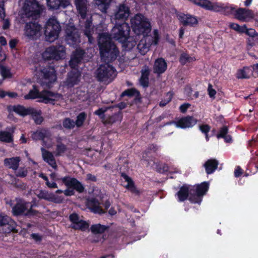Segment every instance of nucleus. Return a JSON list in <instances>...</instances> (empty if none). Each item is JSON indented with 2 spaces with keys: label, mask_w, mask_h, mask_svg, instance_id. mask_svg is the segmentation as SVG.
I'll return each mask as SVG.
<instances>
[{
  "label": "nucleus",
  "mask_w": 258,
  "mask_h": 258,
  "mask_svg": "<svg viewBox=\"0 0 258 258\" xmlns=\"http://www.w3.org/2000/svg\"><path fill=\"white\" fill-rule=\"evenodd\" d=\"M130 31L129 25L125 22H122L121 24H115L112 29L110 35L105 33L99 35L98 43L100 56L103 61H113L118 54V50L116 46L111 42V37L122 43L128 49L136 45V41L128 36Z\"/></svg>",
  "instance_id": "obj_1"
},
{
  "label": "nucleus",
  "mask_w": 258,
  "mask_h": 258,
  "mask_svg": "<svg viewBox=\"0 0 258 258\" xmlns=\"http://www.w3.org/2000/svg\"><path fill=\"white\" fill-rule=\"evenodd\" d=\"M132 29L138 35H143L137 48L142 55L149 51L152 45L158 43L160 37L157 29L154 30L152 35H148L151 30V23L148 18L142 14H137L131 19Z\"/></svg>",
  "instance_id": "obj_2"
},
{
  "label": "nucleus",
  "mask_w": 258,
  "mask_h": 258,
  "mask_svg": "<svg viewBox=\"0 0 258 258\" xmlns=\"http://www.w3.org/2000/svg\"><path fill=\"white\" fill-rule=\"evenodd\" d=\"M84 53L83 50L78 49L73 53L69 64L74 70L68 74L67 80L63 82L64 87L71 88L79 82L81 74L78 70V67L81 64Z\"/></svg>",
  "instance_id": "obj_3"
},
{
  "label": "nucleus",
  "mask_w": 258,
  "mask_h": 258,
  "mask_svg": "<svg viewBox=\"0 0 258 258\" xmlns=\"http://www.w3.org/2000/svg\"><path fill=\"white\" fill-rule=\"evenodd\" d=\"M25 99H34L39 98V102L44 103H51L54 104V101H60L63 99L62 96L58 93L48 91L39 92L35 86H33V89L29 93L24 96Z\"/></svg>",
  "instance_id": "obj_4"
},
{
  "label": "nucleus",
  "mask_w": 258,
  "mask_h": 258,
  "mask_svg": "<svg viewBox=\"0 0 258 258\" xmlns=\"http://www.w3.org/2000/svg\"><path fill=\"white\" fill-rule=\"evenodd\" d=\"M87 3L88 0H75V5L79 15L83 20L86 19L85 28L84 30L85 35L88 37L89 43H92L93 39L92 35L93 33L94 29L91 27L92 20L91 16L87 17Z\"/></svg>",
  "instance_id": "obj_5"
},
{
  "label": "nucleus",
  "mask_w": 258,
  "mask_h": 258,
  "mask_svg": "<svg viewBox=\"0 0 258 258\" xmlns=\"http://www.w3.org/2000/svg\"><path fill=\"white\" fill-rule=\"evenodd\" d=\"M35 75L42 80L40 81L42 85L49 87L56 80L55 70L51 67H43L37 65L35 67Z\"/></svg>",
  "instance_id": "obj_6"
},
{
  "label": "nucleus",
  "mask_w": 258,
  "mask_h": 258,
  "mask_svg": "<svg viewBox=\"0 0 258 258\" xmlns=\"http://www.w3.org/2000/svg\"><path fill=\"white\" fill-rule=\"evenodd\" d=\"M95 75L99 81L109 83L115 77L116 73L112 66L105 63L100 66L96 71Z\"/></svg>",
  "instance_id": "obj_7"
},
{
  "label": "nucleus",
  "mask_w": 258,
  "mask_h": 258,
  "mask_svg": "<svg viewBox=\"0 0 258 258\" xmlns=\"http://www.w3.org/2000/svg\"><path fill=\"white\" fill-rule=\"evenodd\" d=\"M60 26L58 21L54 18H50L45 25V35L46 40L52 42L58 37Z\"/></svg>",
  "instance_id": "obj_8"
},
{
  "label": "nucleus",
  "mask_w": 258,
  "mask_h": 258,
  "mask_svg": "<svg viewBox=\"0 0 258 258\" xmlns=\"http://www.w3.org/2000/svg\"><path fill=\"white\" fill-rule=\"evenodd\" d=\"M45 60H55L63 59L66 56V49L62 45L51 46L47 47L42 54Z\"/></svg>",
  "instance_id": "obj_9"
},
{
  "label": "nucleus",
  "mask_w": 258,
  "mask_h": 258,
  "mask_svg": "<svg viewBox=\"0 0 258 258\" xmlns=\"http://www.w3.org/2000/svg\"><path fill=\"white\" fill-rule=\"evenodd\" d=\"M22 17H30L40 13L39 5L36 0H26L20 12Z\"/></svg>",
  "instance_id": "obj_10"
},
{
  "label": "nucleus",
  "mask_w": 258,
  "mask_h": 258,
  "mask_svg": "<svg viewBox=\"0 0 258 258\" xmlns=\"http://www.w3.org/2000/svg\"><path fill=\"white\" fill-rule=\"evenodd\" d=\"M41 26L37 23H28L24 28V35L29 40L38 39L41 35Z\"/></svg>",
  "instance_id": "obj_11"
},
{
  "label": "nucleus",
  "mask_w": 258,
  "mask_h": 258,
  "mask_svg": "<svg viewBox=\"0 0 258 258\" xmlns=\"http://www.w3.org/2000/svg\"><path fill=\"white\" fill-rule=\"evenodd\" d=\"M209 184L204 182L201 184L197 185L196 187H192V191L195 194H191L189 197V200L192 203L200 204L202 201V197L208 191Z\"/></svg>",
  "instance_id": "obj_12"
},
{
  "label": "nucleus",
  "mask_w": 258,
  "mask_h": 258,
  "mask_svg": "<svg viewBox=\"0 0 258 258\" xmlns=\"http://www.w3.org/2000/svg\"><path fill=\"white\" fill-rule=\"evenodd\" d=\"M66 33V41L69 45L75 47L80 43L78 30L72 24H70L67 26Z\"/></svg>",
  "instance_id": "obj_13"
},
{
  "label": "nucleus",
  "mask_w": 258,
  "mask_h": 258,
  "mask_svg": "<svg viewBox=\"0 0 258 258\" xmlns=\"http://www.w3.org/2000/svg\"><path fill=\"white\" fill-rule=\"evenodd\" d=\"M197 123V119L193 116H187L176 119L175 121L169 122L166 124H174L177 128L185 129L194 126Z\"/></svg>",
  "instance_id": "obj_14"
},
{
  "label": "nucleus",
  "mask_w": 258,
  "mask_h": 258,
  "mask_svg": "<svg viewBox=\"0 0 258 258\" xmlns=\"http://www.w3.org/2000/svg\"><path fill=\"white\" fill-rule=\"evenodd\" d=\"M0 230L3 232L10 233L16 230V224L9 217L0 214Z\"/></svg>",
  "instance_id": "obj_15"
},
{
  "label": "nucleus",
  "mask_w": 258,
  "mask_h": 258,
  "mask_svg": "<svg viewBox=\"0 0 258 258\" xmlns=\"http://www.w3.org/2000/svg\"><path fill=\"white\" fill-rule=\"evenodd\" d=\"M32 205L30 203L22 202L17 204L13 208V213L15 215L32 214Z\"/></svg>",
  "instance_id": "obj_16"
},
{
  "label": "nucleus",
  "mask_w": 258,
  "mask_h": 258,
  "mask_svg": "<svg viewBox=\"0 0 258 258\" xmlns=\"http://www.w3.org/2000/svg\"><path fill=\"white\" fill-rule=\"evenodd\" d=\"M130 15V9L124 4L120 5L117 8L114 15L111 17V20H126Z\"/></svg>",
  "instance_id": "obj_17"
},
{
  "label": "nucleus",
  "mask_w": 258,
  "mask_h": 258,
  "mask_svg": "<svg viewBox=\"0 0 258 258\" xmlns=\"http://www.w3.org/2000/svg\"><path fill=\"white\" fill-rule=\"evenodd\" d=\"M177 17L179 22L184 26L195 27L198 23L197 18L189 14L181 13Z\"/></svg>",
  "instance_id": "obj_18"
},
{
  "label": "nucleus",
  "mask_w": 258,
  "mask_h": 258,
  "mask_svg": "<svg viewBox=\"0 0 258 258\" xmlns=\"http://www.w3.org/2000/svg\"><path fill=\"white\" fill-rule=\"evenodd\" d=\"M70 219L73 223V227L76 229L85 230L89 227V224L86 221L82 220L78 214L74 213L70 216Z\"/></svg>",
  "instance_id": "obj_19"
},
{
  "label": "nucleus",
  "mask_w": 258,
  "mask_h": 258,
  "mask_svg": "<svg viewBox=\"0 0 258 258\" xmlns=\"http://www.w3.org/2000/svg\"><path fill=\"white\" fill-rule=\"evenodd\" d=\"M62 182L68 187H73L78 191L81 192L84 190L82 184L76 178L70 176H65L60 179Z\"/></svg>",
  "instance_id": "obj_20"
},
{
  "label": "nucleus",
  "mask_w": 258,
  "mask_h": 258,
  "mask_svg": "<svg viewBox=\"0 0 258 258\" xmlns=\"http://www.w3.org/2000/svg\"><path fill=\"white\" fill-rule=\"evenodd\" d=\"M233 15L236 19L242 21H247L252 18L253 16V13L250 10L243 8L236 10L235 8V12Z\"/></svg>",
  "instance_id": "obj_21"
},
{
  "label": "nucleus",
  "mask_w": 258,
  "mask_h": 258,
  "mask_svg": "<svg viewBox=\"0 0 258 258\" xmlns=\"http://www.w3.org/2000/svg\"><path fill=\"white\" fill-rule=\"evenodd\" d=\"M50 136V134L48 131L42 129L34 132L32 135V138L34 140H42L46 147L49 148L51 147V145H46L45 144V140L49 139Z\"/></svg>",
  "instance_id": "obj_22"
},
{
  "label": "nucleus",
  "mask_w": 258,
  "mask_h": 258,
  "mask_svg": "<svg viewBox=\"0 0 258 258\" xmlns=\"http://www.w3.org/2000/svg\"><path fill=\"white\" fill-rule=\"evenodd\" d=\"M87 205L90 210L94 213L100 214L105 213V211L101 208V204L95 198L88 199Z\"/></svg>",
  "instance_id": "obj_23"
},
{
  "label": "nucleus",
  "mask_w": 258,
  "mask_h": 258,
  "mask_svg": "<svg viewBox=\"0 0 258 258\" xmlns=\"http://www.w3.org/2000/svg\"><path fill=\"white\" fill-rule=\"evenodd\" d=\"M50 9L57 10L60 7L65 8L70 5V0H46Z\"/></svg>",
  "instance_id": "obj_24"
},
{
  "label": "nucleus",
  "mask_w": 258,
  "mask_h": 258,
  "mask_svg": "<svg viewBox=\"0 0 258 258\" xmlns=\"http://www.w3.org/2000/svg\"><path fill=\"white\" fill-rule=\"evenodd\" d=\"M192 191V186L190 185H184L182 186L179 190L176 193V196L177 197L178 201L183 202L185 200L190 192V195Z\"/></svg>",
  "instance_id": "obj_25"
},
{
  "label": "nucleus",
  "mask_w": 258,
  "mask_h": 258,
  "mask_svg": "<svg viewBox=\"0 0 258 258\" xmlns=\"http://www.w3.org/2000/svg\"><path fill=\"white\" fill-rule=\"evenodd\" d=\"M41 150L43 160L53 168L56 169L57 165L52 153L46 150L44 148H41Z\"/></svg>",
  "instance_id": "obj_26"
},
{
  "label": "nucleus",
  "mask_w": 258,
  "mask_h": 258,
  "mask_svg": "<svg viewBox=\"0 0 258 258\" xmlns=\"http://www.w3.org/2000/svg\"><path fill=\"white\" fill-rule=\"evenodd\" d=\"M167 63L165 60L160 58L156 60L154 65V72L158 74L163 73L167 69Z\"/></svg>",
  "instance_id": "obj_27"
},
{
  "label": "nucleus",
  "mask_w": 258,
  "mask_h": 258,
  "mask_svg": "<svg viewBox=\"0 0 258 258\" xmlns=\"http://www.w3.org/2000/svg\"><path fill=\"white\" fill-rule=\"evenodd\" d=\"M8 131L0 132V141L4 142L10 143L13 141V134L15 130V127L12 126L8 128Z\"/></svg>",
  "instance_id": "obj_28"
},
{
  "label": "nucleus",
  "mask_w": 258,
  "mask_h": 258,
  "mask_svg": "<svg viewBox=\"0 0 258 258\" xmlns=\"http://www.w3.org/2000/svg\"><path fill=\"white\" fill-rule=\"evenodd\" d=\"M20 158L18 157L6 158L4 160V165L9 168L17 170L19 165Z\"/></svg>",
  "instance_id": "obj_29"
},
{
  "label": "nucleus",
  "mask_w": 258,
  "mask_h": 258,
  "mask_svg": "<svg viewBox=\"0 0 258 258\" xmlns=\"http://www.w3.org/2000/svg\"><path fill=\"white\" fill-rule=\"evenodd\" d=\"M218 162L216 159H209L205 162L204 166L208 174L213 173L217 168Z\"/></svg>",
  "instance_id": "obj_30"
},
{
  "label": "nucleus",
  "mask_w": 258,
  "mask_h": 258,
  "mask_svg": "<svg viewBox=\"0 0 258 258\" xmlns=\"http://www.w3.org/2000/svg\"><path fill=\"white\" fill-rule=\"evenodd\" d=\"M252 75V71L250 67H244L239 70L236 73V77L238 79H247Z\"/></svg>",
  "instance_id": "obj_31"
},
{
  "label": "nucleus",
  "mask_w": 258,
  "mask_h": 258,
  "mask_svg": "<svg viewBox=\"0 0 258 258\" xmlns=\"http://www.w3.org/2000/svg\"><path fill=\"white\" fill-rule=\"evenodd\" d=\"M67 146L61 142V139L58 138L56 141V148L54 154L56 156H62L67 151Z\"/></svg>",
  "instance_id": "obj_32"
},
{
  "label": "nucleus",
  "mask_w": 258,
  "mask_h": 258,
  "mask_svg": "<svg viewBox=\"0 0 258 258\" xmlns=\"http://www.w3.org/2000/svg\"><path fill=\"white\" fill-rule=\"evenodd\" d=\"M112 0H94V4L103 13H106Z\"/></svg>",
  "instance_id": "obj_33"
},
{
  "label": "nucleus",
  "mask_w": 258,
  "mask_h": 258,
  "mask_svg": "<svg viewBox=\"0 0 258 258\" xmlns=\"http://www.w3.org/2000/svg\"><path fill=\"white\" fill-rule=\"evenodd\" d=\"M121 177L127 182L125 185V188L133 193L137 192L138 191L132 179L124 173L121 174Z\"/></svg>",
  "instance_id": "obj_34"
},
{
  "label": "nucleus",
  "mask_w": 258,
  "mask_h": 258,
  "mask_svg": "<svg viewBox=\"0 0 258 258\" xmlns=\"http://www.w3.org/2000/svg\"><path fill=\"white\" fill-rule=\"evenodd\" d=\"M220 13L224 15H233L235 12V7L228 3H223Z\"/></svg>",
  "instance_id": "obj_35"
},
{
  "label": "nucleus",
  "mask_w": 258,
  "mask_h": 258,
  "mask_svg": "<svg viewBox=\"0 0 258 258\" xmlns=\"http://www.w3.org/2000/svg\"><path fill=\"white\" fill-rule=\"evenodd\" d=\"M31 114L33 119L35 122L38 124H40L43 120V117L41 116V112L39 110H36L32 108V110L30 112Z\"/></svg>",
  "instance_id": "obj_36"
},
{
  "label": "nucleus",
  "mask_w": 258,
  "mask_h": 258,
  "mask_svg": "<svg viewBox=\"0 0 258 258\" xmlns=\"http://www.w3.org/2000/svg\"><path fill=\"white\" fill-rule=\"evenodd\" d=\"M13 110L16 113L21 115V116H25L28 114H30V112L31 110H32V108H26L23 106L21 105H17L14 106Z\"/></svg>",
  "instance_id": "obj_37"
},
{
  "label": "nucleus",
  "mask_w": 258,
  "mask_h": 258,
  "mask_svg": "<svg viewBox=\"0 0 258 258\" xmlns=\"http://www.w3.org/2000/svg\"><path fill=\"white\" fill-rule=\"evenodd\" d=\"M195 60L196 58L195 57L190 56L185 52L182 53L179 58V61L182 65H184L187 63L191 62Z\"/></svg>",
  "instance_id": "obj_38"
},
{
  "label": "nucleus",
  "mask_w": 258,
  "mask_h": 258,
  "mask_svg": "<svg viewBox=\"0 0 258 258\" xmlns=\"http://www.w3.org/2000/svg\"><path fill=\"white\" fill-rule=\"evenodd\" d=\"M222 3L214 2L212 3L210 1V4L207 10L212 11L215 12L220 13L221 9L222 8Z\"/></svg>",
  "instance_id": "obj_39"
},
{
  "label": "nucleus",
  "mask_w": 258,
  "mask_h": 258,
  "mask_svg": "<svg viewBox=\"0 0 258 258\" xmlns=\"http://www.w3.org/2000/svg\"><path fill=\"white\" fill-rule=\"evenodd\" d=\"M55 193H51V197L48 198L49 201L55 203H61L64 201V197Z\"/></svg>",
  "instance_id": "obj_40"
},
{
  "label": "nucleus",
  "mask_w": 258,
  "mask_h": 258,
  "mask_svg": "<svg viewBox=\"0 0 258 258\" xmlns=\"http://www.w3.org/2000/svg\"><path fill=\"white\" fill-rule=\"evenodd\" d=\"M106 227L101 224L93 225L91 227V231L94 233L103 232L106 229Z\"/></svg>",
  "instance_id": "obj_41"
},
{
  "label": "nucleus",
  "mask_w": 258,
  "mask_h": 258,
  "mask_svg": "<svg viewBox=\"0 0 258 258\" xmlns=\"http://www.w3.org/2000/svg\"><path fill=\"white\" fill-rule=\"evenodd\" d=\"M229 26L230 28L235 30L237 32L240 33H243L244 31L246 30V25H243L242 26H240L238 24L234 23H230Z\"/></svg>",
  "instance_id": "obj_42"
},
{
  "label": "nucleus",
  "mask_w": 258,
  "mask_h": 258,
  "mask_svg": "<svg viewBox=\"0 0 258 258\" xmlns=\"http://www.w3.org/2000/svg\"><path fill=\"white\" fill-rule=\"evenodd\" d=\"M190 1L206 10H207L208 5L210 4V1L209 0H190Z\"/></svg>",
  "instance_id": "obj_43"
},
{
  "label": "nucleus",
  "mask_w": 258,
  "mask_h": 258,
  "mask_svg": "<svg viewBox=\"0 0 258 258\" xmlns=\"http://www.w3.org/2000/svg\"><path fill=\"white\" fill-rule=\"evenodd\" d=\"M85 118L86 114L84 112L81 113L77 116L75 124L78 127L81 126L83 124Z\"/></svg>",
  "instance_id": "obj_44"
},
{
  "label": "nucleus",
  "mask_w": 258,
  "mask_h": 258,
  "mask_svg": "<svg viewBox=\"0 0 258 258\" xmlns=\"http://www.w3.org/2000/svg\"><path fill=\"white\" fill-rule=\"evenodd\" d=\"M0 73L3 78V81L5 78L10 77L11 76L10 71L4 67H0Z\"/></svg>",
  "instance_id": "obj_45"
},
{
  "label": "nucleus",
  "mask_w": 258,
  "mask_h": 258,
  "mask_svg": "<svg viewBox=\"0 0 258 258\" xmlns=\"http://www.w3.org/2000/svg\"><path fill=\"white\" fill-rule=\"evenodd\" d=\"M63 125L64 127L71 128L75 126V122L69 118H66L63 122Z\"/></svg>",
  "instance_id": "obj_46"
},
{
  "label": "nucleus",
  "mask_w": 258,
  "mask_h": 258,
  "mask_svg": "<svg viewBox=\"0 0 258 258\" xmlns=\"http://www.w3.org/2000/svg\"><path fill=\"white\" fill-rule=\"evenodd\" d=\"M138 92L134 89H127L124 92H123L121 94L122 96H133L135 95L136 94H137Z\"/></svg>",
  "instance_id": "obj_47"
},
{
  "label": "nucleus",
  "mask_w": 258,
  "mask_h": 258,
  "mask_svg": "<svg viewBox=\"0 0 258 258\" xmlns=\"http://www.w3.org/2000/svg\"><path fill=\"white\" fill-rule=\"evenodd\" d=\"M228 133V128L226 126H223L219 131V133L217 135V138H223L227 135Z\"/></svg>",
  "instance_id": "obj_48"
},
{
  "label": "nucleus",
  "mask_w": 258,
  "mask_h": 258,
  "mask_svg": "<svg viewBox=\"0 0 258 258\" xmlns=\"http://www.w3.org/2000/svg\"><path fill=\"white\" fill-rule=\"evenodd\" d=\"M5 4L4 1H0V17L4 20L6 16L5 9L4 8Z\"/></svg>",
  "instance_id": "obj_49"
},
{
  "label": "nucleus",
  "mask_w": 258,
  "mask_h": 258,
  "mask_svg": "<svg viewBox=\"0 0 258 258\" xmlns=\"http://www.w3.org/2000/svg\"><path fill=\"white\" fill-rule=\"evenodd\" d=\"M62 192H63L66 196H71L74 194V190L71 189H67L64 190V191L60 189H58L56 190V194H61Z\"/></svg>",
  "instance_id": "obj_50"
},
{
  "label": "nucleus",
  "mask_w": 258,
  "mask_h": 258,
  "mask_svg": "<svg viewBox=\"0 0 258 258\" xmlns=\"http://www.w3.org/2000/svg\"><path fill=\"white\" fill-rule=\"evenodd\" d=\"M142 75L141 78H149V75L150 74V70L147 66H145L141 71Z\"/></svg>",
  "instance_id": "obj_51"
},
{
  "label": "nucleus",
  "mask_w": 258,
  "mask_h": 258,
  "mask_svg": "<svg viewBox=\"0 0 258 258\" xmlns=\"http://www.w3.org/2000/svg\"><path fill=\"white\" fill-rule=\"evenodd\" d=\"M244 33H245L248 36L252 37H255L256 35L257 34V33L256 32L255 30L251 28L247 29L246 27V30L244 31Z\"/></svg>",
  "instance_id": "obj_52"
},
{
  "label": "nucleus",
  "mask_w": 258,
  "mask_h": 258,
  "mask_svg": "<svg viewBox=\"0 0 258 258\" xmlns=\"http://www.w3.org/2000/svg\"><path fill=\"white\" fill-rule=\"evenodd\" d=\"M199 127L200 131L205 134H208L210 130V126L207 124L200 125Z\"/></svg>",
  "instance_id": "obj_53"
},
{
  "label": "nucleus",
  "mask_w": 258,
  "mask_h": 258,
  "mask_svg": "<svg viewBox=\"0 0 258 258\" xmlns=\"http://www.w3.org/2000/svg\"><path fill=\"white\" fill-rule=\"evenodd\" d=\"M107 109H108V108H107V107L99 108L98 110L95 111V114L100 116L101 117H102V115H103V113L105 111H106V110Z\"/></svg>",
  "instance_id": "obj_54"
},
{
  "label": "nucleus",
  "mask_w": 258,
  "mask_h": 258,
  "mask_svg": "<svg viewBox=\"0 0 258 258\" xmlns=\"http://www.w3.org/2000/svg\"><path fill=\"white\" fill-rule=\"evenodd\" d=\"M140 83L143 87H148L149 84V78H141L140 79Z\"/></svg>",
  "instance_id": "obj_55"
},
{
  "label": "nucleus",
  "mask_w": 258,
  "mask_h": 258,
  "mask_svg": "<svg viewBox=\"0 0 258 258\" xmlns=\"http://www.w3.org/2000/svg\"><path fill=\"white\" fill-rule=\"evenodd\" d=\"M40 198L49 201L48 198L51 197V193L47 191H42L39 195Z\"/></svg>",
  "instance_id": "obj_56"
},
{
  "label": "nucleus",
  "mask_w": 258,
  "mask_h": 258,
  "mask_svg": "<svg viewBox=\"0 0 258 258\" xmlns=\"http://www.w3.org/2000/svg\"><path fill=\"white\" fill-rule=\"evenodd\" d=\"M208 90L210 97L214 98L216 94V91L212 88L211 85H209Z\"/></svg>",
  "instance_id": "obj_57"
},
{
  "label": "nucleus",
  "mask_w": 258,
  "mask_h": 258,
  "mask_svg": "<svg viewBox=\"0 0 258 258\" xmlns=\"http://www.w3.org/2000/svg\"><path fill=\"white\" fill-rule=\"evenodd\" d=\"M190 106V105L188 103H185L182 104L179 107L180 111L182 113H184L186 112V111L189 107Z\"/></svg>",
  "instance_id": "obj_58"
},
{
  "label": "nucleus",
  "mask_w": 258,
  "mask_h": 258,
  "mask_svg": "<svg viewBox=\"0 0 258 258\" xmlns=\"http://www.w3.org/2000/svg\"><path fill=\"white\" fill-rule=\"evenodd\" d=\"M167 96L168 97V99L166 102L164 101H162L160 102V105L161 106H164L168 102H169L171 100L172 94L170 93H168L167 94Z\"/></svg>",
  "instance_id": "obj_59"
},
{
  "label": "nucleus",
  "mask_w": 258,
  "mask_h": 258,
  "mask_svg": "<svg viewBox=\"0 0 258 258\" xmlns=\"http://www.w3.org/2000/svg\"><path fill=\"white\" fill-rule=\"evenodd\" d=\"M252 74H255L258 76V63H255L251 66Z\"/></svg>",
  "instance_id": "obj_60"
},
{
  "label": "nucleus",
  "mask_w": 258,
  "mask_h": 258,
  "mask_svg": "<svg viewBox=\"0 0 258 258\" xmlns=\"http://www.w3.org/2000/svg\"><path fill=\"white\" fill-rule=\"evenodd\" d=\"M241 173L242 169L239 166H237L234 171V176L236 177H238L241 174Z\"/></svg>",
  "instance_id": "obj_61"
},
{
  "label": "nucleus",
  "mask_w": 258,
  "mask_h": 258,
  "mask_svg": "<svg viewBox=\"0 0 258 258\" xmlns=\"http://www.w3.org/2000/svg\"><path fill=\"white\" fill-rule=\"evenodd\" d=\"M17 175L19 176L25 177L27 175V171L24 169H21L18 171Z\"/></svg>",
  "instance_id": "obj_62"
},
{
  "label": "nucleus",
  "mask_w": 258,
  "mask_h": 258,
  "mask_svg": "<svg viewBox=\"0 0 258 258\" xmlns=\"http://www.w3.org/2000/svg\"><path fill=\"white\" fill-rule=\"evenodd\" d=\"M46 185L49 187V188H57V184L54 182H50L49 180L46 182Z\"/></svg>",
  "instance_id": "obj_63"
},
{
  "label": "nucleus",
  "mask_w": 258,
  "mask_h": 258,
  "mask_svg": "<svg viewBox=\"0 0 258 258\" xmlns=\"http://www.w3.org/2000/svg\"><path fill=\"white\" fill-rule=\"evenodd\" d=\"M32 238L34 239L36 241H40L41 240V236L38 234L34 233L31 234Z\"/></svg>",
  "instance_id": "obj_64"
}]
</instances>
